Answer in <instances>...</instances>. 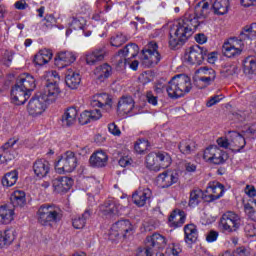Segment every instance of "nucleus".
<instances>
[{
  "mask_svg": "<svg viewBox=\"0 0 256 256\" xmlns=\"http://www.w3.org/2000/svg\"><path fill=\"white\" fill-rule=\"evenodd\" d=\"M153 253H155L151 248L147 247V244L145 243L144 248H138L136 256H153Z\"/></svg>",
  "mask_w": 256,
  "mask_h": 256,
  "instance_id": "55",
  "label": "nucleus"
},
{
  "mask_svg": "<svg viewBox=\"0 0 256 256\" xmlns=\"http://www.w3.org/2000/svg\"><path fill=\"white\" fill-rule=\"evenodd\" d=\"M123 237L122 234H120L119 230L115 228V225L113 224L110 232H109V239L110 241H119Z\"/></svg>",
  "mask_w": 256,
  "mask_h": 256,
  "instance_id": "52",
  "label": "nucleus"
},
{
  "mask_svg": "<svg viewBox=\"0 0 256 256\" xmlns=\"http://www.w3.org/2000/svg\"><path fill=\"white\" fill-rule=\"evenodd\" d=\"M16 84L19 85L24 91L31 94L37 85L35 84V78L32 75L24 74L17 79Z\"/></svg>",
  "mask_w": 256,
  "mask_h": 256,
  "instance_id": "23",
  "label": "nucleus"
},
{
  "mask_svg": "<svg viewBox=\"0 0 256 256\" xmlns=\"http://www.w3.org/2000/svg\"><path fill=\"white\" fill-rule=\"evenodd\" d=\"M107 161H109V157L103 150L94 152L89 159L91 167H105Z\"/></svg>",
  "mask_w": 256,
  "mask_h": 256,
  "instance_id": "22",
  "label": "nucleus"
},
{
  "mask_svg": "<svg viewBox=\"0 0 256 256\" xmlns=\"http://www.w3.org/2000/svg\"><path fill=\"white\" fill-rule=\"evenodd\" d=\"M13 241H15V236L13 235V232L5 231L3 235L0 236L1 249H3V247H9V245H11Z\"/></svg>",
  "mask_w": 256,
  "mask_h": 256,
  "instance_id": "46",
  "label": "nucleus"
},
{
  "mask_svg": "<svg viewBox=\"0 0 256 256\" xmlns=\"http://www.w3.org/2000/svg\"><path fill=\"white\" fill-rule=\"evenodd\" d=\"M90 105L91 107H108V109H111L113 100L107 93L96 94L93 96Z\"/></svg>",
  "mask_w": 256,
  "mask_h": 256,
  "instance_id": "21",
  "label": "nucleus"
},
{
  "mask_svg": "<svg viewBox=\"0 0 256 256\" xmlns=\"http://www.w3.org/2000/svg\"><path fill=\"white\" fill-rule=\"evenodd\" d=\"M31 97V93L21 88L19 84H15L11 89V99L14 105H25L27 99Z\"/></svg>",
  "mask_w": 256,
  "mask_h": 256,
  "instance_id": "14",
  "label": "nucleus"
},
{
  "mask_svg": "<svg viewBox=\"0 0 256 256\" xmlns=\"http://www.w3.org/2000/svg\"><path fill=\"white\" fill-rule=\"evenodd\" d=\"M244 232H245L246 237H255V235H256L255 224H253V223L246 224L244 227Z\"/></svg>",
  "mask_w": 256,
  "mask_h": 256,
  "instance_id": "54",
  "label": "nucleus"
},
{
  "mask_svg": "<svg viewBox=\"0 0 256 256\" xmlns=\"http://www.w3.org/2000/svg\"><path fill=\"white\" fill-rule=\"evenodd\" d=\"M38 223L40 225H51L61 221V210L55 205L43 204L37 211Z\"/></svg>",
  "mask_w": 256,
  "mask_h": 256,
  "instance_id": "3",
  "label": "nucleus"
},
{
  "mask_svg": "<svg viewBox=\"0 0 256 256\" xmlns=\"http://www.w3.org/2000/svg\"><path fill=\"white\" fill-rule=\"evenodd\" d=\"M18 140L15 139H9L2 147V157L4 159V163H9V161H13L15 159V156L11 154V151H13V147H15V144Z\"/></svg>",
  "mask_w": 256,
  "mask_h": 256,
  "instance_id": "34",
  "label": "nucleus"
},
{
  "mask_svg": "<svg viewBox=\"0 0 256 256\" xmlns=\"http://www.w3.org/2000/svg\"><path fill=\"white\" fill-rule=\"evenodd\" d=\"M216 143L219 147H222V149H231V141L225 137L218 138Z\"/></svg>",
  "mask_w": 256,
  "mask_h": 256,
  "instance_id": "56",
  "label": "nucleus"
},
{
  "mask_svg": "<svg viewBox=\"0 0 256 256\" xmlns=\"http://www.w3.org/2000/svg\"><path fill=\"white\" fill-rule=\"evenodd\" d=\"M212 9L215 15H227L229 12V0H215Z\"/></svg>",
  "mask_w": 256,
  "mask_h": 256,
  "instance_id": "38",
  "label": "nucleus"
},
{
  "mask_svg": "<svg viewBox=\"0 0 256 256\" xmlns=\"http://www.w3.org/2000/svg\"><path fill=\"white\" fill-rule=\"evenodd\" d=\"M158 181L162 183V187L167 189L179 181V174L177 172H164L158 175Z\"/></svg>",
  "mask_w": 256,
  "mask_h": 256,
  "instance_id": "24",
  "label": "nucleus"
},
{
  "mask_svg": "<svg viewBox=\"0 0 256 256\" xmlns=\"http://www.w3.org/2000/svg\"><path fill=\"white\" fill-rule=\"evenodd\" d=\"M243 71L245 75H253L256 72V60L253 56H248L243 60Z\"/></svg>",
  "mask_w": 256,
  "mask_h": 256,
  "instance_id": "41",
  "label": "nucleus"
},
{
  "mask_svg": "<svg viewBox=\"0 0 256 256\" xmlns=\"http://www.w3.org/2000/svg\"><path fill=\"white\" fill-rule=\"evenodd\" d=\"M135 108V100L131 96H122L117 105V111L129 115Z\"/></svg>",
  "mask_w": 256,
  "mask_h": 256,
  "instance_id": "20",
  "label": "nucleus"
},
{
  "mask_svg": "<svg viewBox=\"0 0 256 256\" xmlns=\"http://www.w3.org/2000/svg\"><path fill=\"white\" fill-rule=\"evenodd\" d=\"M127 41V36L123 34H117L116 36L111 37L110 44L112 47H121V45H124V43H127Z\"/></svg>",
  "mask_w": 256,
  "mask_h": 256,
  "instance_id": "49",
  "label": "nucleus"
},
{
  "mask_svg": "<svg viewBox=\"0 0 256 256\" xmlns=\"http://www.w3.org/2000/svg\"><path fill=\"white\" fill-rule=\"evenodd\" d=\"M10 201L13 207H25V203H27V198L25 197V191L23 190L14 191L10 197Z\"/></svg>",
  "mask_w": 256,
  "mask_h": 256,
  "instance_id": "36",
  "label": "nucleus"
},
{
  "mask_svg": "<svg viewBox=\"0 0 256 256\" xmlns=\"http://www.w3.org/2000/svg\"><path fill=\"white\" fill-rule=\"evenodd\" d=\"M77 61V56L73 52L61 51L56 54L55 65L58 69H63Z\"/></svg>",
  "mask_w": 256,
  "mask_h": 256,
  "instance_id": "17",
  "label": "nucleus"
},
{
  "mask_svg": "<svg viewBox=\"0 0 256 256\" xmlns=\"http://www.w3.org/2000/svg\"><path fill=\"white\" fill-rule=\"evenodd\" d=\"M159 160L157 158V153L152 152L146 156V167L150 171H160V166H159Z\"/></svg>",
  "mask_w": 256,
  "mask_h": 256,
  "instance_id": "43",
  "label": "nucleus"
},
{
  "mask_svg": "<svg viewBox=\"0 0 256 256\" xmlns=\"http://www.w3.org/2000/svg\"><path fill=\"white\" fill-rule=\"evenodd\" d=\"M79 161L73 151H67L61 155L55 165V169L58 173H73L74 169H77Z\"/></svg>",
  "mask_w": 256,
  "mask_h": 256,
  "instance_id": "5",
  "label": "nucleus"
},
{
  "mask_svg": "<svg viewBox=\"0 0 256 256\" xmlns=\"http://www.w3.org/2000/svg\"><path fill=\"white\" fill-rule=\"evenodd\" d=\"M153 196V192L149 188L138 189L132 195V201L137 207H145L149 199Z\"/></svg>",
  "mask_w": 256,
  "mask_h": 256,
  "instance_id": "16",
  "label": "nucleus"
},
{
  "mask_svg": "<svg viewBox=\"0 0 256 256\" xmlns=\"http://www.w3.org/2000/svg\"><path fill=\"white\" fill-rule=\"evenodd\" d=\"M34 63L35 65H39L40 67L47 64V61L44 59V57L42 56V54L40 52H38L35 56H34Z\"/></svg>",
  "mask_w": 256,
  "mask_h": 256,
  "instance_id": "62",
  "label": "nucleus"
},
{
  "mask_svg": "<svg viewBox=\"0 0 256 256\" xmlns=\"http://www.w3.org/2000/svg\"><path fill=\"white\" fill-rule=\"evenodd\" d=\"M185 233V242L188 245H193V243H197V239L199 238V232H197V226L195 224H188L184 227Z\"/></svg>",
  "mask_w": 256,
  "mask_h": 256,
  "instance_id": "32",
  "label": "nucleus"
},
{
  "mask_svg": "<svg viewBox=\"0 0 256 256\" xmlns=\"http://www.w3.org/2000/svg\"><path fill=\"white\" fill-rule=\"evenodd\" d=\"M208 191H211L208 197L210 201H217V199H221L223 194L225 193V186L220 182H210L208 186Z\"/></svg>",
  "mask_w": 256,
  "mask_h": 256,
  "instance_id": "28",
  "label": "nucleus"
},
{
  "mask_svg": "<svg viewBox=\"0 0 256 256\" xmlns=\"http://www.w3.org/2000/svg\"><path fill=\"white\" fill-rule=\"evenodd\" d=\"M78 121L80 125H87V123H91V116L89 114V110H85L80 114V117L78 118Z\"/></svg>",
  "mask_w": 256,
  "mask_h": 256,
  "instance_id": "53",
  "label": "nucleus"
},
{
  "mask_svg": "<svg viewBox=\"0 0 256 256\" xmlns=\"http://www.w3.org/2000/svg\"><path fill=\"white\" fill-rule=\"evenodd\" d=\"M235 253H236L237 256H249V255H251V252L245 246L238 247L235 250Z\"/></svg>",
  "mask_w": 256,
  "mask_h": 256,
  "instance_id": "64",
  "label": "nucleus"
},
{
  "mask_svg": "<svg viewBox=\"0 0 256 256\" xmlns=\"http://www.w3.org/2000/svg\"><path fill=\"white\" fill-rule=\"evenodd\" d=\"M118 55H122V57H127L130 55L131 59H135L137 55H139V46L135 43H130L124 47V49H120L118 51Z\"/></svg>",
  "mask_w": 256,
  "mask_h": 256,
  "instance_id": "40",
  "label": "nucleus"
},
{
  "mask_svg": "<svg viewBox=\"0 0 256 256\" xmlns=\"http://www.w3.org/2000/svg\"><path fill=\"white\" fill-rule=\"evenodd\" d=\"M103 59H105V48H97L86 55L87 65H97Z\"/></svg>",
  "mask_w": 256,
  "mask_h": 256,
  "instance_id": "31",
  "label": "nucleus"
},
{
  "mask_svg": "<svg viewBox=\"0 0 256 256\" xmlns=\"http://www.w3.org/2000/svg\"><path fill=\"white\" fill-rule=\"evenodd\" d=\"M247 142L245 141V137L239 134L238 132L232 131L230 132V150L234 153H241V150L245 148Z\"/></svg>",
  "mask_w": 256,
  "mask_h": 256,
  "instance_id": "18",
  "label": "nucleus"
},
{
  "mask_svg": "<svg viewBox=\"0 0 256 256\" xmlns=\"http://www.w3.org/2000/svg\"><path fill=\"white\" fill-rule=\"evenodd\" d=\"M219 227L223 233H235L241 227V217L235 212L228 211L220 218Z\"/></svg>",
  "mask_w": 256,
  "mask_h": 256,
  "instance_id": "6",
  "label": "nucleus"
},
{
  "mask_svg": "<svg viewBox=\"0 0 256 256\" xmlns=\"http://www.w3.org/2000/svg\"><path fill=\"white\" fill-rule=\"evenodd\" d=\"M145 244L148 249H151L155 253V251H163L165 249L167 239L159 233H154L146 237Z\"/></svg>",
  "mask_w": 256,
  "mask_h": 256,
  "instance_id": "13",
  "label": "nucleus"
},
{
  "mask_svg": "<svg viewBox=\"0 0 256 256\" xmlns=\"http://www.w3.org/2000/svg\"><path fill=\"white\" fill-rule=\"evenodd\" d=\"M203 159L207 163H212V165H224L227 159H229V155L221 150L219 146L211 145L204 150Z\"/></svg>",
  "mask_w": 256,
  "mask_h": 256,
  "instance_id": "7",
  "label": "nucleus"
},
{
  "mask_svg": "<svg viewBox=\"0 0 256 256\" xmlns=\"http://www.w3.org/2000/svg\"><path fill=\"white\" fill-rule=\"evenodd\" d=\"M217 237H219V232L215 230H211L207 235H206V241L208 243H213L217 241Z\"/></svg>",
  "mask_w": 256,
  "mask_h": 256,
  "instance_id": "59",
  "label": "nucleus"
},
{
  "mask_svg": "<svg viewBox=\"0 0 256 256\" xmlns=\"http://www.w3.org/2000/svg\"><path fill=\"white\" fill-rule=\"evenodd\" d=\"M221 99H223V97H221V95H214V96L210 97V99L207 101L206 106L213 107V105H217V103H219V101H221Z\"/></svg>",
  "mask_w": 256,
  "mask_h": 256,
  "instance_id": "60",
  "label": "nucleus"
},
{
  "mask_svg": "<svg viewBox=\"0 0 256 256\" xmlns=\"http://www.w3.org/2000/svg\"><path fill=\"white\" fill-rule=\"evenodd\" d=\"M112 68L109 64H103L95 68L94 76L97 83H104L106 79L111 77Z\"/></svg>",
  "mask_w": 256,
  "mask_h": 256,
  "instance_id": "25",
  "label": "nucleus"
},
{
  "mask_svg": "<svg viewBox=\"0 0 256 256\" xmlns=\"http://www.w3.org/2000/svg\"><path fill=\"white\" fill-rule=\"evenodd\" d=\"M198 73H200V75H204V77H209L213 81H215L217 77V72H215L213 68L202 67L198 69Z\"/></svg>",
  "mask_w": 256,
  "mask_h": 256,
  "instance_id": "50",
  "label": "nucleus"
},
{
  "mask_svg": "<svg viewBox=\"0 0 256 256\" xmlns=\"http://www.w3.org/2000/svg\"><path fill=\"white\" fill-rule=\"evenodd\" d=\"M202 199H205V193L203 192V190L199 188L193 189L190 192V198L188 202L189 207H197V205L201 203Z\"/></svg>",
  "mask_w": 256,
  "mask_h": 256,
  "instance_id": "39",
  "label": "nucleus"
},
{
  "mask_svg": "<svg viewBox=\"0 0 256 256\" xmlns=\"http://www.w3.org/2000/svg\"><path fill=\"white\" fill-rule=\"evenodd\" d=\"M42 94L39 92L30 99L27 109L29 115H32V117H37V115H41L45 109H47V105H50Z\"/></svg>",
  "mask_w": 256,
  "mask_h": 256,
  "instance_id": "8",
  "label": "nucleus"
},
{
  "mask_svg": "<svg viewBox=\"0 0 256 256\" xmlns=\"http://www.w3.org/2000/svg\"><path fill=\"white\" fill-rule=\"evenodd\" d=\"M91 121H97L101 119V110L93 109L88 111Z\"/></svg>",
  "mask_w": 256,
  "mask_h": 256,
  "instance_id": "61",
  "label": "nucleus"
},
{
  "mask_svg": "<svg viewBox=\"0 0 256 256\" xmlns=\"http://www.w3.org/2000/svg\"><path fill=\"white\" fill-rule=\"evenodd\" d=\"M65 83L70 89H77L81 84V75L73 69H68L65 73Z\"/></svg>",
  "mask_w": 256,
  "mask_h": 256,
  "instance_id": "29",
  "label": "nucleus"
},
{
  "mask_svg": "<svg viewBox=\"0 0 256 256\" xmlns=\"http://www.w3.org/2000/svg\"><path fill=\"white\" fill-rule=\"evenodd\" d=\"M52 187L56 193H67L73 187V179L67 176H59L52 180Z\"/></svg>",
  "mask_w": 256,
  "mask_h": 256,
  "instance_id": "15",
  "label": "nucleus"
},
{
  "mask_svg": "<svg viewBox=\"0 0 256 256\" xmlns=\"http://www.w3.org/2000/svg\"><path fill=\"white\" fill-rule=\"evenodd\" d=\"M75 121H77V109L74 107L66 109L61 118L63 127H71L75 125Z\"/></svg>",
  "mask_w": 256,
  "mask_h": 256,
  "instance_id": "30",
  "label": "nucleus"
},
{
  "mask_svg": "<svg viewBox=\"0 0 256 256\" xmlns=\"http://www.w3.org/2000/svg\"><path fill=\"white\" fill-rule=\"evenodd\" d=\"M207 57V49L199 45L190 47V51L186 54L187 61L191 65H201Z\"/></svg>",
  "mask_w": 256,
  "mask_h": 256,
  "instance_id": "12",
  "label": "nucleus"
},
{
  "mask_svg": "<svg viewBox=\"0 0 256 256\" xmlns=\"http://www.w3.org/2000/svg\"><path fill=\"white\" fill-rule=\"evenodd\" d=\"M91 215H93V210L86 209L81 216H76L72 219V225L74 229H83L87 224V221L91 219Z\"/></svg>",
  "mask_w": 256,
  "mask_h": 256,
  "instance_id": "33",
  "label": "nucleus"
},
{
  "mask_svg": "<svg viewBox=\"0 0 256 256\" xmlns=\"http://www.w3.org/2000/svg\"><path fill=\"white\" fill-rule=\"evenodd\" d=\"M181 253V247L176 244H171L166 248L165 254L168 256H178Z\"/></svg>",
  "mask_w": 256,
  "mask_h": 256,
  "instance_id": "51",
  "label": "nucleus"
},
{
  "mask_svg": "<svg viewBox=\"0 0 256 256\" xmlns=\"http://www.w3.org/2000/svg\"><path fill=\"white\" fill-rule=\"evenodd\" d=\"M185 211L175 209L169 216L168 221L172 223V227H181L185 223Z\"/></svg>",
  "mask_w": 256,
  "mask_h": 256,
  "instance_id": "35",
  "label": "nucleus"
},
{
  "mask_svg": "<svg viewBox=\"0 0 256 256\" xmlns=\"http://www.w3.org/2000/svg\"><path fill=\"white\" fill-rule=\"evenodd\" d=\"M33 171L36 177L43 179V177H47V175H49V171H51V165L49 164V161L45 159H38L33 164Z\"/></svg>",
  "mask_w": 256,
  "mask_h": 256,
  "instance_id": "19",
  "label": "nucleus"
},
{
  "mask_svg": "<svg viewBox=\"0 0 256 256\" xmlns=\"http://www.w3.org/2000/svg\"><path fill=\"white\" fill-rule=\"evenodd\" d=\"M108 131L109 133H111L112 135H115L116 137H119V135H121V130L115 123H111L108 125Z\"/></svg>",
  "mask_w": 256,
  "mask_h": 256,
  "instance_id": "58",
  "label": "nucleus"
},
{
  "mask_svg": "<svg viewBox=\"0 0 256 256\" xmlns=\"http://www.w3.org/2000/svg\"><path fill=\"white\" fill-rule=\"evenodd\" d=\"M157 159L159 160L160 169H167L172 163L171 155L167 152H158L156 153Z\"/></svg>",
  "mask_w": 256,
  "mask_h": 256,
  "instance_id": "45",
  "label": "nucleus"
},
{
  "mask_svg": "<svg viewBox=\"0 0 256 256\" xmlns=\"http://www.w3.org/2000/svg\"><path fill=\"white\" fill-rule=\"evenodd\" d=\"M245 43H248L246 39L241 38V34L238 37H233L224 42L222 46V53L229 59L239 57L243 53Z\"/></svg>",
  "mask_w": 256,
  "mask_h": 256,
  "instance_id": "4",
  "label": "nucleus"
},
{
  "mask_svg": "<svg viewBox=\"0 0 256 256\" xmlns=\"http://www.w3.org/2000/svg\"><path fill=\"white\" fill-rule=\"evenodd\" d=\"M39 53L42 54L46 63H49L51 59H53V52H51L49 49L40 50Z\"/></svg>",
  "mask_w": 256,
  "mask_h": 256,
  "instance_id": "63",
  "label": "nucleus"
},
{
  "mask_svg": "<svg viewBox=\"0 0 256 256\" xmlns=\"http://www.w3.org/2000/svg\"><path fill=\"white\" fill-rule=\"evenodd\" d=\"M53 28H57V25H55V17L53 16V14L46 15L42 20L43 31H47V29Z\"/></svg>",
  "mask_w": 256,
  "mask_h": 256,
  "instance_id": "47",
  "label": "nucleus"
},
{
  "mask_svg": "<svg viewBox=\"0 0 256 256\" xmlns=\"http://www.w3.org/2000/svg\"><path fill=\"white\" fill-rule=\"evenodd\" d=\"M159 46L157 42H150L142 51H141V59L143 61H147L148 65H157L159 61H161V54L157 51Z\"/></svg>",
  "mask_w": 256,
  "mask_h": 256,
  "instance_id": "9",
  "label": "nucleus"
},
{
  "mask_svg": "<svg viewBox=\"0 0 256 256\" xmlns=\"http://www.w3.org/2000/svg\"><path fill=\"white\" fill-rule=\"evenodd\" d=\"M114 229H117L122 235L123 239H127L133 235V224L129 220H119L114 224Z\"/></svg>",
  "mask_w": 256,
  "mask_h": 256,
  "instance_id": "26",
  "label": "nucleus"
},
{
  "mask_svg": "<svg viewBox=\"0 0 256 256\" xmlns=\"http://www.w3.org/2000/svg\"><path fill=\"white\" fill-rule=\"evenodd\" d=\"M178 149L183 155H191L195 150V143L191 140H182L178 145Z\"/></svg>",
  "mask_w": 256,
  "mask_h": 256,
  "instance_id": "44",
  "label": "nucleus"
},
{
  "mask_svg": "<svg viewBox=\"0 0 256 256\" xmlns=\"http://www.w3.org/2000/svg\"><path fill=\"white\" fill-rule=\"evenodd\" d=\"M119 211H121V204L113 198L107 199L99 206V215H101V217H105V219L116 217L119 215Z\"/></svg>",
  "mask_w": 256,
  "mask_h": 256,
  "instance_id": "10",
  "label": "nucleus"
},
{
  "mask_svg": "<svg viewBox=\"0 0 256 256\" xmlns=\"http://www.w3.org/2000/svg\"><path fill=\"white\" fill-rule=\"evenodd\" d=\"M15 215V210L10 204H5L0 206V224L9 225L13 221V216Z\"/></svg>",
  "mask_w": 256,
  "mask_h": 256,
  "instance_id": "27",
  "label": "nucleus"
},
{
  "mask_svg": "<svg viewBox=\"0 0 256 256\" xmlns=\"http://www.w3.org/2000/svg\"><path fill=\"white\" fill-rule=\"evenodd\" d=\"M209 1L204 0L196 4L194 11H188L184 16L177 20L176 25L170 30L169 45L171 49H179L185 45L189 37L197 31L201 24L199 19L209 15Z\"/></svg>",
  "mask_w": 256,
  "mask_h": 256,
  "instance_id": "1",
  "label": "nucleus"
},
{
  "mask_svg": "<svg viewBox=\"0 0 256 256\" xmlns=\"http://www.w3.org/2000/svg\"><path fill=\"white\" fill-rule=\"evenodd\" d=\"M83 18H77V17H72V21L70 23V27H72V29H83Z\"/></svg>",
  "mask_w": 256,
  "mask_h": 256,
  "instance_id": "57",
  "label": "nucleus"
},
{
  "mask_svg": "<svg viewBox=\"0 0 256 256\" xmlns=\"http://www.w3.org/2000/svg\"><path fill=\"white\" fill-rule=\"evenodd\" d=\"M193 89L191 78L185 74H177L168 82L166 91L170 99H179Z\"/></svg>",
  "mask_w": 256,
  "mask_h": 256,
  "instance_id": "2",
  "label": "nucleus"
},
{
  "mask_svg": "<svg viewBox=\"0 0 256 256\" xmlns=\"http://www.w3.org/2000/svg\"><path fill=\"white\" fill-rule=\"evenodd\" d=\"M241 39H246V41L251 44V41L256 38V22L246 25L240 32Z\"/></svg>",
  "mask_w": 256,
  "mask_h": 256,
  "instance_id": "37",
  "label": "nucleus"
},
{
  "mask_svg": "<svg viewBox=\"0 0 256 256\" xmlns=\"http://www.w3.org/2000/svg\"><path fill=\"white\" fill-rule=\"evenodd\" d=\"M147 149H149V141L146 140L145 138L139 139L134 144V150L136 151V153H139L140 155L142 153H145Z\"/></svg>",
  "mask_w": 256,
  "mask_h": 256,
  "instance_id": "48",
  "label": "nucleus"
},
{
  "mask_svg": "<svg viewBox=\"0 0 256 256\" xmlns=\"http://www.w3.org/2000/svg\"><path fill=\"white\" fill-rule=\"evenodd\" d=\"M17 179H19V174L17 171H11L6 173L2 178V185L3 187H13L15 183H17Z\"/></svg>",
  "mask_w": 256,
  "mask_h": 256,
  "instance_id": "42",
  "label": "nucleus"
},
{
  "mask_svg": "<svg viewBox=\"0 0 256 256\" xmlns=\"http://www.w3.org/2000/svg\"><path fill=\"white\" fill-rule=\"evenodd\" d=\"M48 103H55L57 101V97H59V93H61V89L59 88V84L56 81H49L45 84L44 90L38 92Z\"/></svg>",
  "mask_w": 256,
  "mask_h": 256,
  "instance_id": "11",
  "label": "nucleus"
}]
</instances>
